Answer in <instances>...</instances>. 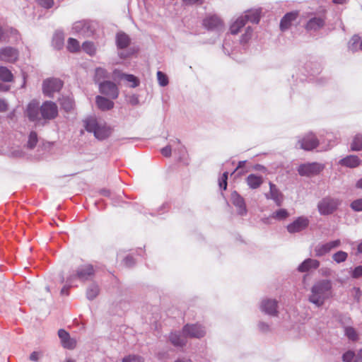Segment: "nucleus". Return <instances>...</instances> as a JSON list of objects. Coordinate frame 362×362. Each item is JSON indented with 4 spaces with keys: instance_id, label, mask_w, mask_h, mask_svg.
Here are the masks:
<instances>
[{
    "instance_id": "b1692460",
    "label": "nucleus",
    "mask_w": 362,
    "mask_h": 362,
    "mask_svg": "<svg viewBox=\"0 0 362 362\" xmlns=\"http://www.w3.org/2000/svg\"><path fill=\"white\" fill-rule=\"evenodd\" d=\"M96 104L98 108L102 110H110L114 106V103L112 101L100 95L96 97Z\"/></svg>"
},
{
    "instance_id": "7ed1b4c3",
    "label": "nucleus",
    "mask_w": 362,
    "mask_h": 362,
    "mask_svg": "<svg viewBox=\"0 0 362 362\" xmlns=\"http://www.w3.org/2000/svg\"><path fill=\"white\" fill-rule=\"evenodd\" d=\"M40 118L45 120H52L58 115V107L52 101L44 102L40 107Z\"/></svg>"
},
{
    "instance_id": "393cba45",
    "label": "nucleus",
    "mask_w": 362,
    "mask_h": 362,
    "mask_svg": "<svg viewBox=\"0 0 362 362\" xmlns=\"http://www.w3.org/2000/svg\"><path fill=\"white\" fill-rule=\"evenodd\" d=\"M243 17L246 22L250 21L253 23H258L260 19V11L258 9L249 10Z\"/></svg>"
},
{
    "instance_id": "e2e57ef3",
    "label": "nucleus",
    "mask_w": 362,
    "mask_h": 362,
    "mask_svg": "<svg viewBox=\"0 0 362 362\" xmlns=\"http://www.w3.org/2000/svg\"><path fill=\"white\" fill-rule=\"evenodd\" d=\"M175 362H193V361H191L190 359L182 358V359H177Z\"/></svg>"
},
{
    "instance_id": "0eeeda50",
    "label": "nucleus",
    "mask_w": 362,
    "mask_h": 362,
    "mask_svg": "<svg viewBox=\"0 0 362 362\" xmlns=\"http://www.w3.org/2000/svg\"><path fill=\"white\" fill-rule=\"evenodd\" d=\"M182 334L186 337H192V338H202L205 334V329L200 325L194 324V325H189L187 324L183 327Z\"/></svg>"
},
{
    "instance_id": "6ab92c4d",
    "label": "nucleus",
    "mask_w": 362,
    "mask_h": 362,
    "mask_svg": "<svg viewBox=\"0 0 362 362\" xmlns=\"http://www.w3.org/2000/svg\"><path fill=\"white\" fill-rule=\"evenodd\" d=\"M232 203L238 208V214L243 216L247 213V209L244 199L236 192L231 195Z\"/></svg>"
},
{
    "instance_id": "052dcab7",
    "label": "nucleus",
    "mask_w": 362,
    "mask_h": 362,
    "mask_svg": "<svg viewBox=\"0 0 362 362\" xmlns=\"http://www.w3.org/2000/svg\"><path fill=\"white\" fill-rule=\"evenodd\" d=\"M332 1L337 4H344L346 2V0H332Z\"/></svg>"
},
{
    "instance_id": "f8f14e48",
    "label": "nucleus",
    "mask_w": 362,
    "mask_h": 362,
    "mask_svg": "<svg viewBox=\"0 0 362 362\" xmlns=\"http://www.w3.org/2000/svg\"><path fill=\"white\" fill-rule=\"evenodd\" d=\"M18 58V52L16 49L6 47L0 49V60L8 63H14Z\"/></svg>"
},
{
    "instance_id": "a18cd8bd",
    "label": "nucleus",
    "mask_w": 362,
    "mask_h": 362,
    "mask_svg": "<svg viewBox=\"0 0 362 362\" xmlns=\"http://www.w3.org/2000/svg\"><path fill=\"white\" fill-rule=\"evenodd\" d=\"M122 362H144L141 356L136 355H129L122 359Z\"/></svg>"
},
{
    "instance_id": "2eb2a0df",
    "label": "nucleus",
    "mask_w": 362,
    "mask_h": 362,
    "mask_svg": "<svg viewBox=\"0 0 362 362\" xmlns=\"http://www.w3.org/2000/svg\"><path fill=\"white\" fill-rule=\"evenodd\" d=\"M203 25L208 30L219 29L223 27V22L217 15H210L204 19Z\"/></svg>"
},
{
    "instance_id": "6e6552de",
    "label": "nucleus",
    "mask_w": 362,
    "mask_h": 362,
    "mask_svg": "<svg viewBox=\"0 0 362 362\" xmlns=\"http://www.w3.org/2000/svg\"><path fill=\"white\" fill-rule=\"evenodd\" d=\"M298 143L300 148L305 151H312L319 145L318 139L313 133L305 135Z\"/></svg>"
},
{
    "instance_id": "0e129e2a",
    "label": "nucleus",
    "mask_w": 362,
    "mask_h": 362,
    "mask_svg": "<svg viewBox=\"0 0 362 362\" xmlns=\"http://www.w3.org/2000/svg\"><path fill=\"white\" fill-rule=\"evenodd\" d=\"M245 160H244V161H240V162H239V163H238V166H237V168H236V169H235V170H237L238 169H239V168H240L243 167V166H244V165H245Z\"/></svg>"
},
{
    "instance_id": "2f4dec72",
    "label": "nucleus",
    "mask_w": 362,
    "mask_h": 362,
    "mask_svg": "<svg viewBox=\"0 0 362 362\" xmlns=\"http://www.w3.org/2000/svg\"><path fill=\"white\" fill-rule=\"evenodd\" d=\"M82 49L89 54L90 56H93L96 53V47L93 42L86 41L82 44L81 46Z\"/></svg>"
},
{
    "instance_id": "bf43d9fd",
    "label": "nucleus",
    "mask_w": 362,
    "mask_h": 362,
    "mask_svg": "<svg viewBox=\"0 0 362 362\" xmlns=\"http://www.w3.org/2000/svg\"><path fill=\"white\" fill-rule=\"evenodd\" d=\"M354 362H362V350H361Z\"/></svg>"
},
{
    "instance_id": "864d4df0",
    "label": "nucleus",
    "mask_w": 362,
    "mask_h": 362,
    "mask_svg": "<svg viewBox=\"0 0 362 362\" xmlns=\"http://www.w3.org/2000/svg\"><path fill=\"white\" fill-rule=\"evenodd\" d=\"M171 152H172L171 147L169 146H165L161 149L162 155L165 157H170L171 155Z\"/></svg>"
},
{
    "instance_id": "a19ab883",
    "label": "nucleus",
    "mask_w": 362,
    "mask_h": 362,
    "mask_svg": "<svg viewBox=\"0 0 362 362\" xmlns=\"http://www.w3.org/2000/svg\"><path fill=\"white\" fill-rule=\"evenodd\" d=\"M99 293V289L97 286L93 285L91 286L86 291V295L88 299L95 298Z\"/></svg>"
},
{
    "instance_id": "603ef678",
    "label": "nucleus",
    "mask_w": 362,
    "mask_h": 362,
    "mask_svg": "<svg viewBox=\"0 0 362 362\" xmlns=\"http://www.w3.org/2000/svg\"><path fill=\"white\" fill-rule=\"evenodd\" d=\"M341 244V242L339 240H333V241H331V242H329V243H327V245L329 249V250L331 251L332 249L335 248V247H337L338 246H339Z\"/></svg>"
},
{
    "instance_id": "c756f323",
    "label": "nucleus",
    "mask_w": 362,
    "mask_h": 362,
    "mask_svg": "<svg viewBox=\"0 0 362 362\" xmlns=\"http://www.w3.org/2000/svg\"><path fill=\"white\" fill-rule=\"evenodd\" d=\"M0 79L4 82H11L13 76L11 71L5 66H0Z\"/></svg>"
},
{
    "instance_id": "4d7b16f0",
    "label": "nucleus",
    "mask_w": 362,
    "mask_h": 362,
    "mask_svg": "<svg viewBox=\"0 0 362 362\" xmlns=\"http://www.w3.org/2000/svg\"><path fill=\"white\" fill-rule=\"evenodd\" d=\"M184 3H185L186 4H203V1H200V0H182Z\"/></svg>"
},
{
    "instance_id": "4c0bfd02",
    "label": "nucleus",
    "mask_w": 362,
    "mask_h": 362,
    "mask_svg": "<svg viewBox=\"0 0 362 362\" xmlns=\"http://www.w3.org/2000/svg\"><path fill=\"white\" fill-rule=\"evenodd\" d=\"M347 257L348 254L346 252L344 251H339L333 255L332 258L336 262L341 263L346 261Z\"/></svg>"
},
{
    "instance_id": "dca6fc26",
    "label": "nucleus",
    "mask_w": 362,
    "mask_h": 362,
    "mask_svg": "<svg viewBox=\"0 0 362 362\" xmlns=\"http://www.w3.org/2000/svg\"><path fill=\"white\" fill-rule=\"evenodd\" d=\"M39 103L36 100H33L28 105L26 109V115L30 120L36 121L40 119Z\"/></svg>"
},
{
    "instance_id": "f03ea898",
    "label": "nucleus",
    "mask_w": 362,
    "mask_h": 362,
    "mask_svg": "<svg viewBox=\"0 0 362 362\" xmlns=\"http://www.w3.org/2000/svg\"><path fill=\"white\" fill-rule=\"evenodd\" d=\"M83 126L86 130L93 133L94 136L99 140L108 138L112 134V129L105 123L98 122L96 118L90 117L83 120Z\"/></svg>"
},
{
    "instance_id": "49530a36",
    "label": "nucleus",
    "mask_w": 362,
    "mask_h": 362,
    "mask_svg": "<svg viewBox=\"0 0 362 362\" xmlns=\"http://www.w3.org/2000/svg\"><path fill=\"white\" fill-rule=\"evenodd\" d=\"M228 173L225 172L219 180L220 188L226 190L227 188Z\"/></svg>"
},
{
    "instance_id": "473e14b6",
    "label": "nucleus",
    "mask_w": 362,
    "mask_h": 362,
    "mask_svg": "<svg viewBox=\"0 0 362 362\" xmlns=\"http://www.w3.org/2000/svg\"><path fill=\"white\" fill-rule=\"evenodd\" d=\"M66 47H67V49L70 52H73V53L78 52L81 49V47H80L78 41L72 37H70L68 39Z\"/></svg>"
},
{
    "instance_id": "69168bd1",
    "label": "nucleus",
    "mask_w": 362,
    "mask_h": 362,
    "mask_svg": "<svg viewBox=\"0 0 362 362\" xmlns=\"http://www.w3.org/2000/svg\"><path fill=\"white\" fill-rule=\"evenodd\" d=\"M101 194L105 195V196H109L110 193L107 189H103V190H101Z\"/></svg>"
},
{
    "instance_id": "5701e85b",
    "label": "nucleus",
    "mask_w": 362,
    "mask_h": 362,
    "mask_svg": "<svg viewBox=\"0 0 362 362\" xmlns=\"http://www.w3.org/2000/svg\"><path fill=\"white\" fill-rule=\"evenodd\" d=\"M131 42L128 35L124 33H119L116 36V44L118 48L124 49L127 47Z\"/></svg>"
},
{
    "instance_id": "bb28decb",
    "label": "nucleus",
    "mask_w": 362,
    "mask_h": 362,
    "mask_svg": "<svg viewBox=\"0 0 362 362\" xmlns=\"http://www.w3.org/2000/svg\"><path fill=\"white\" fill-rule=\"evenodd\" d=\"M246 23V20L243 16L238 18L237 20L230 27L231 34H238L240 29L245 25Z\"/></svg>"
},
{
    "instance_id": "a878e982",
    "label": "nucleus",
    "mask_w": 362,
    "mask_h": 362,
    "mask_svg": "<svg viewBox=\"0 0 362 362\" xmlns=\"http://www.w3.org/2000/svg\"><path fill=\"white\" fill-rule=\"evenodd\" d=\"M247 183L252 189L258 188L263 182L262 177L254 174H250L246 179Z\"/></svg>"
},
{
    "instance_id": "774afa93",
    "label": "nucleus",
    "mask_w": 362,
    "mask_h": 362,
    "mask_svg": "<svg viewBox=\"0 0 362 362\" xmlns=\"http://www.w3.org/2000/svg\"><path fill=\"white\" fill-rule=\"evenodd\" d=\"M66 362H75L74 360L72 359H67Z\"/></svg>"
},
{
    "instance_id": "c85d7f7f",
    "label": "nucleus",
    "mask_w": 362,
    "mask_h": 362,
    "mask_svg": "<svg viewBox=\"0 0 362 362\" xmlns=\"http://www.w3.org/2000/svg\"><path fill=\"white\" fill-rule=\"evenodd\" d=\"M350 148L351 150L354 151H362V134H356L353 137Z\"/></svg>"
},
{
    "instance_id": "3c124183",
    "label": "nucleus",
    "mask_w": 362,
    "mask_h": 362,
    "mask_svg": "<svg viewBox=\"0 0 362 362\" xmlns=\"http://www.w3.org/2000/svg\"><path fill=\"white\" fill-rule=\"evenodd\" d=\"M54 42L55 43V46L58 49H60L63 45L64 38L59 35H57L54 39Z\"/></svg>"
},
{
    "instance_id": "f3484780",
    "label": "nucleus",
    "mask_w": 362,
    "mask_h": 362,
    "mask_svg": "<svg viewBox=\"0 0 362 362\" xmlns=\"http://www.w3.org/2000/svg\"><path fill=\"white\" fill-rule=\"evenodd\" d=\"M58 335L61 339L62 346L69 349H73L76 347V341L70 337L69 334L64 329H61L58 331Z\"/></svg>"
},
{
    "instance_id": "13d9d810",
    "label": "nucleus",
    "mask_w": 362,
    "mask_h": 362,
    "mask_svg": "<svg viewBox=\"0 0 362 362\" xmlns=\"http://www.w3.org/2000/svg\"><path fill=\"white\" fill-rule=\"evenodd\" d=\"M6 38V32L0 26V40H5Z\"/></svg>"
},
{
    "instance_id": "9b49d317",
    "label": "nucleus",
    "mask_w": 362,
    "mask_h": 362,
    "mask_svg": "<svg viewBox=\"0 0 362 362\" xmlns=\"http://www.w3.org/2000/svg\"><path fill=\"white\" fill-rule=\"evenodd\" d=\"M277 308L278 302L274 299H264L260 305L261 310L272 316H276L278 315Z\"/></svg>"
},
{
    "instance_id": "5fc2aeb1",
    "label": "nucleus",
    "mask_w": 362,
    "mask_h": 362,
    "mask_svg": "<svg viewBox=\"0 0 362 362\" xmlns=\"http://www.w3.org/2000/svg\"><path fill=\"white\" fill-rule=\"evenodd\" d=\"M8 105L4 100L0 99V112H6Z\"/></svg>"
},
{
    "instance_id": "680f3d73",
    "label": "nucleus",
    "mask_w": 362,
    "mask_h": 362,
    "mask_svg": "<svg viewBox=\"0 0 362 362\" xmlns=\"http://www.w3.org/2000/svg\"><path fill=\"white\" fill-rule=\"evenodd\" d=\"M356 187L357 188L362 189V178L357 181Z\"/></svg>"
},
{
    "instance_id": "58836bf2",
    "label": "nucleus",
    "mask_w": 362,
    "mask_h": 362,
    "mask_svg": "<svg viewBox=\"0 0 362 362\" xmlns=\"http://www.w3.org/2000/svg\"><path fill=\"white\" fill-rule=\"evenodd\" d=\"M107 77V71L101 67H98L95 69V81H100L102 79H104Z\"/></svg>"
},
{
    "instance_id": "4be33fe9",
    "label": "nucleus",
    "mask_w": 362,
    "mask_h": 362,
    "mask_svg": "<svg viewBox=\"0 0 362 362\" xmlns=\"http://www.w3.org/2000/svg\"><path fill=\"white\" fill-rule=\"evenodd\" d=\"M320 266V262L313 259H307L298 267V270L300 272H308L311 269H317Z\"/></svg>"
},
{
    "instance_id": "f704fd0d",
    "label": "nucleus",
    "mask_w": 362,
    "mask_h": 362,
    "mask_svg": "<svg viewBox=\"0 0 362 362\" xmlns=\"http://www.w3.org/2000/svg\"><path fill=\"white\" fill-rule=\"evenodd\" d=\"M345 334L346 336L351 341L358 340V335L356 329L352 327H345Z\"/></svg>"
},
{
    "instance_id": "7c9ffc66",
    "label": "nucleus",
    "mask_w": 362,
    "mask_h": 362,
    "mask_svg": "<svg viewBox=\"0 0 362 362\" xmlns=\"http://www.w3.org/2000/svg\"><path fill=\"white\" fill-rule=\"evenodd\" d=\"M361 42V39L359 35H353L349 42V49L352 52H357L361 50V49H359Z\"/></svg>"
},
{
    "instance_id": "72a5a7b5",
    "label": "nucleus",
    "mask_w": 362,
    "mask_h": 362,
    "mask_svg": "<svg viewBox=\"0 0 362 362\" xmlns=\"http://www.w3.org/2000/svg\"><path fill=\"white\" fill-rule=\"evenodd\" d=\"M289 216L288 211L285 209H280L272 214V218L276 220H284Z\"/></svg>"
},
{
    "instance_id": "ea45409f",
    "label": "nucleus",
    "mask_w": 362,
    "mask_h": 362,
    "mask_svg": "<svg viewBox=\"0 0 362 362\" xmlns=\"http://www.w3.org/2000/svg\"><path fill=\"white\" fill-rule=\"evenodd\" d=\"M37 135L35 132H31L29 134L28 141V147L30 148H33L37 143Z\"/></svg>"
},
{
    "instance_id": "e433bc0d",
    "label": "nucleus",
    "mask_w": 362,
    "mask_h": 362,
    "mask_svg": "<svg viewBox=\"0 0 362 362\" xmlns=\"http://www.w3.org/2000/svg\"><path fill=\"white\" fill-rule=\"evenodd\" d=\"M329 251L330 250H329L327 243L317 245L315 249V255L317 257L323 256L325 254L328 253Z\"/></svg>"
},
{
    "instance_id": "39448f33",
    "label": "nucleus",
    "mask_w": 362,
    "mask_h": 362,
    "mask_svg": "<svg viewBox=\"0 0 362 362\" xmlns=\"http://www.w3.org/2000/svg\"><path fill=\"white\" fill-rule=\"evenodd\" d=\"M339 204V199L326 197L318 204V210L321 214L328 215L333 213Z\"/></svg>"
},
{
    "instance_id": "20e7f679",
    "label": "nucleus",
    "mask_w": 362,
    "mask_h": 362,
    "mask_svg": "<svg viewBox=\"0 0 362 362\" xmlns=\"http://www.w3.org/2000/svg\"><path fill=\"white\" fill-rule=\"evenodd\" d=\"M324 169V165L318 163H308L301 164L298 168V172L301 176L311 177L319 174Z\"/></svg>"
},
{
    "instance_id": "338daca9",
    "label": "nucleus",
    "mask_w": 362,
    "mask_h": 362,
    "mask_svg": "<svg viewBox=\"0 0 362 362\" xmlns=\"http://www.w3.org/2000/svg\"><path fill=\"white\" fill-rule=\"evenodd\" d=\"M62 294H68V288L64 287L61 291Z\"/></svg>"
},
{
    "instance_id": "412c9836",
    "label": "nucleus",
    "mask_w": 362,
    "mask_h": 362,
    "mask_svg": "<svg viewBox=\"0 0 362 362\" xmlns=\"http://www.w3.org/2000/svg\"><path fill=\"white\" fill-rule=\"evenodd\" d=\"M361 163V160L357 156L354 155L347 156L339 161L341 165L352 168L358 167Z\"/></svg>"
},
{
    "instance_id": "79ce46f5",
    "label": "nucleus",
    "mask_w": 362,
    "mask_h": 362,
    "mask_svg": "<svg viewBox=\"0 0 362 362\" xmlns=\"http://www.w3.org/2000/svg\"><path fill=\"white\" fill-rule=\"evenodd\" d=\"M122 78H124L127 81L132 83L131 86L132 88H135L139 84L138 78L132 74H124Z\"/></svg>"
},
{
    "instance_id": "c03bdc74",
    "label": "nucleus",
    "mask_w": 362,
    "mask_h": 362,
    "mask_svg": "<svg viewBox=\"0 0 362 362\" xmlns=\"http://www.w3.org/2000/svg\"><path fill=\"white\" fill-rule=\"evenodd\" d=\"M350 206L355 211H362V199L353 201Z\"/></svg>"
},
{
    "instance_id": "c9c22d12",
    "label": "nucleus",
    "mask_w": 362,
    "mask_h": 362,
    "mask_svg": "<svg viewBox=\"0 0 362 362\" xmlns=\"http://www.w3.org/2000/svg\"><path fill=\"white\" fill-rule=\"evenodd\" d=\"M61 105L66 112L70 111L74 107V101L70 98H64L62 99Z\"/></svg>"
},
{
    "instance_id": "a211bd4d",
    "label": "nucleus",
    "mask_w": 362,
    "mask_h": 362,
    "mask_svg": "<svg viewBox=\"0 0 362 362\" xmlns=\"http://www.w3.org/2000/svg\"><path fill=\"white\" fill-rule=\"evenodd\" d=\"M299 15V12L297 11L287 13L281 20L280 29L284 31L288 29L293 21L296 20Z\"/></svg>"
},
{
    "instance_id": "09e8293b",
    "label": "nucleus",
    "mask_w": 362,
    "mask_h": 362,
    "mask_svg": "<svg viewBox=\"0 0 362 362\" xmlns=\"http://www.w3.org/2000/svg\"><path fill=\"white\" fill-rule=\"evenodd\" d=\"M351 276L354 279H358L362 276V266L355 267L351 273Z\"/></svg>"
},
{
    "instance_id": "6e6d98bb",
    "label": "nucleus",
    "mask_w": 362,
    "mask_h": 362,
    "mask_svg": "<svg viewBox=\"0 0 362 362\" xmlns=\"http://www.w3.org/2000/svg\"><path fill=\"white\" fill-rule=\"evenodd\" d=\"M40 354L37 351L33 352L30 356V359L33 361H38L40 358Z\"/></svg>"
},
{
    "instance_id": "f257e3e1",
    "label": "nucleus",
    "mask_w": 362,
    "mask_h": 362,
    "mask_svg": "<svg viewBox=\"0 0 362 362\" xmlns=\"http://www.w3.org/2000/svg\"><path fill=\"white\" fill-rule=\"evenodd\" d=\"M332 283L329 280H322L313 285L309 297L310 303L320 307L323 305L325 299L331 296Z\"/></svg>"
},
{
    "instance_id": "37998d69",
    "label": "nucleus",
    "mask_w": 362,
    "mask_h": 362,
    "mask_svg": "<svg viewBox=\"0 0 362 362\" xmlns=\"http://www.w3.org/2000/svg\"><path fill=\"white\" fill-rule=\"evenodd\" d=\"M157 78L161 86H165L168 84V78L167 76L160 71L157 72Z\"/></svg>"
},
{
    "instance_id": "aec40b11",
    "label": "nucleus",
    "mask_w": 362,
    "mask_h": 362,
    "mask_svg": "<svg viewBox=\"0 0 362 362\" xmlns=\"http://www.w3.org/2000/svg\"><path fill=\"white\" fill-rule=\"evenodd\" d=\"M94 274L93 267L90 264L83 265L77 269L76 276L81 280H86Z\"/></svg>"
},
{
    "instance_id": "9d476101",
    "label": "nucleus",
    "mask_w": 362,
    "mask_h": 362,
    "mask_svg": "<svg viewBox=\"0 0 362 362\" xmlns=\"http://www.w3.org/2000/svg\"><path fill=\"white\" fill-rule=\"evenodd\" d=\"M269 192L265 194V197L267 199H272L276 206H281L284 202V194L278 189L276 185L269 182Z\"/></svg>"
},
{
    "instance_id": "cd10ccee",
    "label": "nucleus",
    "mask_w": 362,
    "mask_h": 362,
    "mask_svg": "<svg viewBox=\"0 0 362 362\" xmlns=\"http://www.w3.org/2000/svg\"><path fill=\"white\" fill-rule=\"evenodd\" d=\"M185 337H186L185 335L182 336L177 333H171L169 337L170 342L174 346H182L185 345V344H186Z\"/></svg>"
},
{
    "instance_id": "de8ad7c7",
    "label": "nucleus",
    "mask_w": 362,
    "mask_h": 362,
    "mask_svg": "<svg viewBox=\"0 0 362 362\" xmlns=\"http://www.w3.org/2000/svg\"><path fill=\"white\" fill-rule=\"evenodd\" d=\"M37 2L39 5L45 8H49L54 5L53 0H37Z\"/></svg>"
},
{
    "instance_id": "ddd939ff",
    "label": "nucleus",
    "mask_w": 362,
    "mask_h": 362,
    "mask_svg": "<svg viewBox=\"0 0 362 362\" xmlns=\"http://www.w3.org/2000/svg\"><path fill=\"white\" fill-rule=\"evenodd\" d=\"M326 15L325 13L320 16L311 18L305 25V28L308 31L318 30L324 27Z\"/></svg>"
},
{
    "instance_id": "4468645a",
    "label": "nucleus",
    "mask_w": 362,
    "mask_h": 362,
    "mask_svg": "<svg viewBox=\"0 0 362 362\" xmlns=\"http://www.w3.org/2000/svg\"><path fill=\"white\" fill-rule=\"evenodd\" d=\"M100 90L101 93L108 95L112 99L118 96V89L117 86L111 81H105L100 83Z\"/></svg>"
},
{
    "instance_id": "1a4fd4ad",
    "label": "nucleus",
    "mask_w": 362,
    "mask_h": 362,
    "mask_svg": "<svg viewBox=\"0 0 362 362\" xmlns=\"http://www.w3.org/2000/svg\"><path fill=\"white\" fill-rule=\"evenodd\" d=\"M309 223V219L307 217L300 216L287 226V230L290 233H298L305 230Z\"/></svg>"
},
{
    "instance_id": "423d86ee",
    "label": "nucleus",
    "mask_w": 362,
    "mask_h": 362,
    "mask_svg": "<svg viewBox=\"0 0 362 362\" xmlns=\"http://www.w3.org/2000/svg\"><path fill=\"white\" fill-rule=\"evenodd\" d=\"M63 86V82L58 78H48L42 84L43 93L52 96L54 93L59 92Z\"/></svg>"
},
{
    "instance_id": "8fccbe9b",
    "label": "nucleus",
    "mask_w": 362,
    "mask_h": 362,
    "mask_svg": "<svg viewBox=\"0 0 362 362\" xmlns=\"http://www.w3.org/2000/svg\"><path fill=\"white\" fill-rule=\"evenodd\" d=\"M354 357V353L353 351H349L344 354L342 356V359L344 362H351Z\"/></svg>"
}]
</instances>
